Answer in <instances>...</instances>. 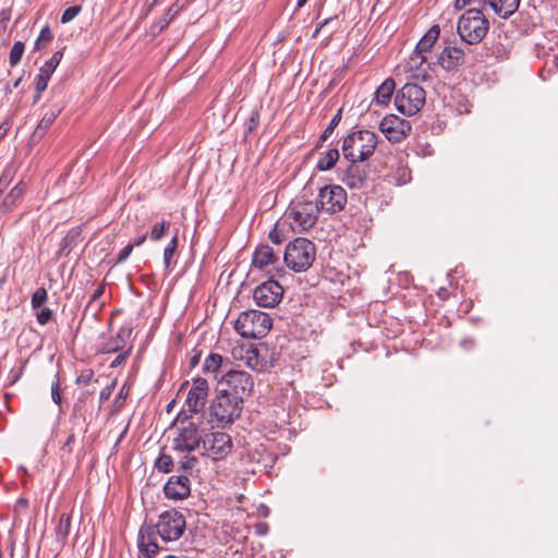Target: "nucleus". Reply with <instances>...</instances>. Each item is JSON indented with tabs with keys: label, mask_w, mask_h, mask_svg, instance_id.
Instances as JSON below:
<instances>
[{
	"label": "nucleus",
	"mask_w": 558,
	"mask_h": 558,
	"mask_svg": "<svg viewBox=\"0 0 558 558\" xmlns=\"http://www.w3.org/2000/svg\"><path fill=\"white\" fill-rule=\"evenodd\" d=\"M185 529V517L174 508L161 512L155 524L144 522L137 536V558H155L158 555L157 535L165 543L175 542L182 537Z\"/></svg>",
	"instance_id": "obj_1"
},
{
	"label": "nucleus",
	"mask_w": 558,
	"mask_h": 558,
	"mask_svg": "<svg viewBox=\"0 0 558 558\" xmlns=\"http://www.w3.org/2000/svg\"><path fill=\"white\" fill-rule=\"evenodd\" d=\"M378 137L369 130H355L344 136L341 150L348 161H365L375 151Z\"/></svg>",
	"instance_id": "obj_2"
},
{
	"label": "nucleus",
	"mask_w": 558,
	"mask_h": 558,
	"mask_svg": "<svg viewBox=\"0 0 558 558\" xmlns=\"http://www.w3.org/2000/svg\"><path fill=\"white\" fill-rule=\"evenodd\" d=\"M490 27L488 19L482 9H468L459 19L457 32L460 39L468 45L480 44L487 35Z\"/></svg>",
	"instance_id": "obj_3"
},
{
	"label": "nucleus",
	"mask_w": 558,
	"mask_h": 558,
	"mask_svg": "<svg viewBox=\"0 0 558 558\" xmlns=\"http://www.w3.org/2000/svg\"><path fill=\"white\" fill-rule=\"evenodd\" d=\"M315 258L316 246L305 238H296L289 242L283 255L287 267L295 272L307 270L315 262Z\"/></svg>",
	"instance_id": "obj_4"
},
{
	"label": "nucleus",
	"mask_w": 558,
	"mask_h": 558,
	"mask_svg": "<svg viewBox=\"0 0 558 558\" xmlns=\"http://www.w3.org/2000/svg\"><path fill=\"white\" fill-rule=\"evenodd\" d=\"M319 211L316 202L294 199L286 211V220L294 232L306 231L316 225Z\"/></svg>",
	"instance_id": "obj_5"
},
{
	"label": "nucleus",
	"mask_w": 558,
	"mask_h": 558,
	"mask_svg": "<svg viewBox=\"0 0 558 558\" xmlns=\"http://www.w3.org/2000/svg\"><path fill=\"white\" fill-rule=\"evenodd\" d=\"M272 319L265 313L257 310L242 312L234 323V329L243 338L260 339L271 329Z\"/></svg>",
	"instance_id": "obj_6"
},
{
	"label": "nucleus",
	"mask_w": 558,
	"mask_h": 558,
	"mask_svg": "<svg viewBox=\"0 0 558 558\" xmlns=\"http://www.w3.org/2000/svg\"><path fill=\"white\" fill-rule=\"evenodd\" d=\"M243 403L236 397L222 392L217 388V396L210 404V415L218 425L225 427L241 416Z\"/></svg>",
	"instance_id": "obj_7"
},
{
	"label": "nucleus",
	"mask_w": 558,
	"mask_h": 558,
	"mask_svg": "<svg viewBox=\"0 0 558 558\" xmlns=\"http://www.w3.org/2000/svg\"><path fill=\"white\" fill-rule=\"evenodd\" d=\"M253 386L254 381L251 374L244 371L228 369L218 380L217 388L244 402V399L251 395Z\"/></svg>",
	"instance_id": "obj_8"
},
{
	"label": "nucleus",
	"mask_w": 558,
	"mask_h": 558,
	"mask_svg": "<svg viewBox=\"0 0 558 558\" xmlns=\"http://www.w3.org/2000/svg\"><path fill=\"white\" fill-rule=\"evenodd\" d=\"M426 101L424 88L415 83L404 84L395 97L398 111L407 116L417 113Z\"/></svg>",
	"instance_id": "obj_9"
},
{
	"label": "nucleus",
	"mask_w": 558,
	"mask_h": 558,
	"mask_svg": "<svg viewBox=\"0 0 558 558\" xmlns=\"http://www.w3.org/2000/svg\"><path fill=\"white\" fill-rule=\"evenodd\" d=\"M189 415L180 413L177 420H180L182 426L178 427V434L173 438V450L178 452H192L202 448L204 436L201 434L199 426L194 422H186Z\"/></svg>",
	"instance_id": "obj_10"
},
{
	"label": "nucleus",
	"mask_w": 558,
	"mask_h": 558,
	"mask_svg": "<svg viewBox=\"0 0 558 558\" xmlns=\"http://www.w3.org/2000/svg\"><path fill=\"white\" fill-rule=\"evenodd\" d=\"M233 449L232 438L225 432H213L204 435L202 456L215 462L225 460Z\"/></svg>",
	"instance_id": "obj_11"
},
{
	"label": "nucleus",
	"mask_w": 558,
	"mask_h": 558,
	"mask_svg": "<svg viewBox=\"0 0 558 558\" xmlns=\"http://www.w3.org/2000/svg\"><path fill=\"white\" fill-rule=\"evenodd\" d=\"M348 202L345 190L338 184H327L319 187L317 204L319 210L328 214L340 213Z\"/></svg>",
	"instance_id": "obj_12"
},
{
	"label": "nucleus",
	"mask_w": 558,
	"mask_h": 558,
	"mask_svg": "<svg viewBox=\"0 0 558 558\" xmlns=\"http://www.w3.org/2000/svg\"><path fill=\"white\" fill-rule=\"evenodd\" d=\"M283 272V268H277L276 275L255 288L253 298L258 306L275 307L281 301L283 288L274 279V277H281Z\"/></svg>",
	"instance_id": "obj_13"
},
{
	"label": "nucleus",
	"mask_w": 558,
	"mask_h": 558,
	"mask_svg": "<svg viewBox=\"0 0 558 558\" xmlns=\"http://www.w3.org/2000/svg\"><path fill=\"white\" fill-rule=\"evenodd\" d=\"M380 132L391 143L402 142L411 132V123L396 114L386 116L379 124Z\"/></svg>",
	"instance_id": "obj_14"
},
{
	"label": "nucleus",
	"mask_w": 558,
	"mask_h": 558,
	"mask_svg": "<svg viewBox=\"0 0 558 558\" xmlns=\"http://www.w3.org/2000/svg\"><path fill=\"white\" fill-rule=\"evenodd\" d=\"M133 328L130 325H123L119 328L116 335L102 337L97 347V353L110 354L118 353L125 350L130 344V338Z\"/></svg>",
	"instance_id": "obj_15"
},
{
	"label": "nucleus",
	"mask_w": 558,
	"mask_h": 558,
	"mask_svg": "<svg viewBox=\"0 0 558 558\" xmlns=\"http://www.w3.org/2000/svg\"><path fill=\"white\" fill-rule=\"evenodd\" d=\"M209 392V385L203 377H196L193 380V386L187 393L185 405L187 412L191 414H197L205 408L206 400Z\"/></svg>",
	"instance_id": "obj_16"
},
{
	"label": "nucleus",
	"mask_w": 558,
	"mask_h": 558,
	"mask_svg": "<svg viewBox=\"0 0 558 558\" xmlns=\"http://www.w3.org/2000/svg\"><path fill=\"white\" fill-rule=\"evenodd\" d=\"M465 52L457 46H446L437 57V64L448 73H456L465 62Z\"/></svg>",
	"instance_id": "obj_17"
},
{
	"label": "nucleus",
	"mask_w": 558,
	"mask_h": 558,
	"mask_svg": "<svg viewBox=\"0 0 558 558\" xmlns=\"http://www.w3.org/2000/svg\"><path fill=\"white\" fill-rule=\"evenodd\" d=\"M63 58V50L56 51L49 60H47L39 69V73L35 80L36 95L34 101H37L43 92L46 90L48 82Z\"/></svg>",
	"instance_id": "obj_18"
},
{
	"label": "nucleus",
	"mask_w": 558,
	"mask_h": 558,
	"mask_svg": "<svg viewBox=\"0 0 558 558\" xmlns=\"http://www.w3.org/2000/svg\"><path fill=\"white\" fill-rule=\"evenodd\" d=\"M165 496L168 499L183 500L191 494V481L189 475H172L163 486Z\"/></svg>",
	"instance_id": "obj_19"
},
{
	"label": "nucleus",
	"mask_w": 558,
	"mask_h": 558,
	"mask_svg": "<svg viewBox=\"0 0 558 558\" xmlns=\"http://www.w3.org/2000/svg\"><path fill=\"white\" fill-rule=\"evenodd\" d=\"M360 161H349L347 168L339 172V179L350 189H361L367 177L365 167Z\"/></svg>",
	"instance_id": "obj_20"
},
{
	"label": "nucleus",
	"mask_w": 558,
	"mask_h": 558,
	"mask_svg": "<svg viewBox=\"0 0 558 558\" xmlns=\"http://www.w3.org/2000/svg\"><path fill=\"white\" fill-rule=\"evenodd\" d=\"M439 34H440L439 26L433 25L417 43V45L411 56V61H414L415 59H420V64L426 62V58L423 56V53L430 51V49L434 47L435 43L437 41Z\"/></svg>",
	"instance_id": "obj_21"
},
{
	"label": "nucleus",
	"mask_w": 558,
	"mask_h": 558,
	"mask_svg": "<svg viewBox=\"0 0 558 558\" xmlns=\"http://www.w3.org/2000/svg\"><path fill=\"white\" fill-rule=\"evenodd\" d=\"M279 257L275 255L272 247L268 244H260L256 247L253 255V265L256 268L264 269L268 265L278 263Z\"/></svg>",
	"instance_id": "obj_22"
},
{
	"label": "nucleus",
	"mask_w": 558,
	"mask_h": 558,
	"mask_svg": "<svg viewBox=\"0 0 558 558\" xmlns=\"http://www.w3.org/2000/svg\"><path fill=\"white\" fill-rule=\"evenodd\" d=\"M483 3L488 4L495 14L506 20L519 9L520 0H484Z\"/></svg>",
	"instance_id": "obj_23"
},
{
	"label": "nucleus",
	"mask_w": 558,
	"mask_h": 558,
	"mask_svg": "<svg viewBox=\"0 0 558 558\" xmlns=\"http://www.w3.org/2000/svg\"><path fill=\"white\" fill-rule=\"evenodd\" d=\"M61 112L60 108H52L49 111H47L41 120L38 122L37 126L35 128L32 140L33 141H40L48 129L52 125V123L56 121L57 117Z\"/></svg>",
	"instance_id": "obj_24"
},
{
	"label": "nucleus",
	"mask_w": 558,
	"mask_h": 558,
	"mask_svg": "<svg viewBox=\"0 0 558 558\" xmlns=\"http://www.w3.org/2000/svg\"><path fill=\"white\" fill-rule=\"evenodd\" d=\"M395 88V80L391 77L386 78L376 89L373 101L379 106H387L390 102Z\"/></svg>",
	"instance_id": "obj_25"
},
{
	"label": "nucleus",
	"mask_w": 558,
	"mask_h": 558,
	"mask_svg": "<svg viewBox=\"0 0 558 558\" xmlns=\"http://www.w3.org/2000/svg\"><path fill=\"white\" fill-rule=\"evenodd\" d=\"M225 362H228V359H225L221 354L210 352L204 361L203 364V373L204 374H213L215 378H217L219 371L223 367Z\"/></svg>",
	"instance_id": "obj_26"
},
{
	"label": "nucleus",
	"mask_w": 558,
	"mask_h": 558,
	"mask_svg": "<svg viewBox=\"0 0 558 558\" xmlns=\"http://www.w3.org/2000/svg\"><path fill=\"white\" fill-rule=\"evenodd\" d=\"M242 359L244 360L245 365L253 371L262 372L266 368L267 362L263 356H260L259 351L256 348H248Z\"/></svg>",
	"instance_id": "obj_27"
},
{
	"label": "nucleus",
	"mask_w": 558,
	"mask_h": 558,
	"mask_svg": "<svg viewBox=\"0 0 558 558\" xmlns=\"http://www.w3.org/2000/svg\"><path fill=\"white\" fill-rule=\"evenodd\" d=\"M339 157H340L339 150L337 148H330L329 150H327L325 154H323L319 157V159L316 163V169L318 171L330 170L331 168L335 167V165L339 160Z\"/></svg>",
	"instance_id": "obj_28"
},
{
	"label": "nucleus",
	"mask_w": 558,
	"mask_h": 558,
	"mask_svg": "<svg viewBox=\"0 0 558 558\" xmlns=\"http://www.w3.org/2000/svg\"><path fill=\"white\" fill-rule=\"evenodd\" d=\"M179 10L174 9V5L170 7L167 12L150 26V35L157 36L159 35L174 19L178 14Z\"/></svg>",
	"instance_id": "obj_29"
},
{
	"label": "nucleus",
	"mask_w": 558,
	"mask_h": 558,
	"mask_svg": "<svg viewBox=\"0 0 558 558\" xmlns=\"http://www.w3.org/2000/svg\"><path fill=\"white\" fill-rule=\"evenodd\" d=\"M71 530V517L68 513H62L56 526V536L59 542H64Z\"/></svg>",
	"instance_id": "obj_30"
},
{
	"label": "nucleus",
	"mask_w": 558,
	"mask_h": 558,
	"mask_svg": "<svg viewBox=\"0 0 558 558\" xmlns=\"http://www.w3.org/2000/svg\"><path fill=\"white\" fill-rule=\"evenodd\" d=\"M178 244H179V236H178V230H177L163 250V265L167 269L170 268V266H171V262L177 252Z\"/></svg>",
	"instance_id": "obj_31"
},
{
	"label": "nucleus",
	"mask_w": 558,
	"mask_h": 558,
	"mask_svg": "<svg viewBox=\"0 0 558 558\" xmlns=\"http://www.w3.org/2000/svg\"><path fill=\"white\" fill-rule=\"evenodd\" d=\"M342 111H343L342 108L338 109L336 114L332 117V119L330 120V122L328 123V125L326 126L324 132L322 133V135L319 137V142L316 145V147H319L333 133L335 129L339 125V123H340V121L342 119Z\"/></svg>",
	"instance_id": "obj_32"
},
{
	"label": "nucleus",
	"mask_w": 558,
	"mask_h": 558,
	"mask_svg": "<svg viewBox=\"0 0 558 558\" xmlns=\"http://www.w3.org/2000/svg\"><path fill=\"white\" fill-rule=\"evenodd\" d=\"M23 194H24V185L22 183L16 184L10 191V193L5 196V198L3 201V205L7 208H12L13 206H15L20 202V199L22 198Z\"/></svg>",
	"instance_id": "obj_33"
},
{
	"label": "nucleus",
	"mask_w": 558,
	"mask_h": 558,
	"mask_svg": "<svg viewBox=\"0 0 558 558\" xmlns=\"http://www.w3.org/2000/svg\"><path fill=\"white\" fill-rule=\"evenodd\" d=\"M170 227L171 222L169 220H161L160 222L155 223L151 227L149 240L153 242L161 240L166 232L170 229Z\"/></svg>",
	"instance_id": "obj_34"
},
{
	"label": "nucleus",
	"mask_w": 558,
	"mask_h": 558,
	"mask_svg": "<svg viewBox=\"0 0 558 558\" xmlns=\"http://www.w3.org/2000/svg\"><path fill=\"white\" fill-rule=\"evenodd\" d=\"M155 468L162 473H170L173 469V459L168 453H160L156 459Z\"/></svg>",
	"instance_id": "obj_35"
},
{
	"label": "nucleus",
	"mask_w": 558,
	"mask_h": 558,
	"mask_svg": "<svg viewBox=\"0 0 558 558\" xmlns=\"http://www.w3.org/2000/svg\"><path fill=\"white\" fill-rule=\"evenodd\" d=\"M25 50V45L22 41H15L11 48L9 62L11 66H15L20 63Z\"/></svg>",
	"instance_id": "obj_36"
},
{
	"label": "nucleus",
	"mask_w": 558,
	"mask_h": 558,
	"mask_svg": "<svg viewBox=\"0 0 558 558\" xmlns=\"http://www.w3.org/2000/svg\"><path fill=\"white\" fill-rule=\"evenodd\" d=\"M197 462H198L197 457L186 454L179 462V471H182L184 474L187 475L195 468Z\"/></svg>",
	"instance_id": "obj_37"
},
{
	"label": "nucleus",
	"mask_w": 558,
	"mask_h": 558,
	"mask_svg": "<svg viewBox=\"0 0 558 558\" xmlns=\"http://www.w3.org/2000/svg\"><path fill=\"white\" fill-rule=\"evenodd\" d=\"M53 39V34L49 26L41 28L37 40L35 41V49L40 50L43 46L49 44Z\"/></svg>",
	"instance_id": "obj_38"
},
{
	"label": "nucleus",
	"mask_w": 558,
	"mask_h": 558,
	"mask_svg": "<svg viewBox=\"0 0 558 558\" xmlns=\"http://www.w3.org/2000/svg\"><path fill=\"white\" fill-rule=\"evenodd\" d=\"M48 294L45 288H38L32 295V307L34 310L40 308L43 304L47 301Z\"/></svg>",
	"instance_id": "obj_39"
},
{
	"label": "nucleus",
	"mask_w": 558,
	"mask_h": 558,
	"mask_svg": "<svg viewBox=\"0 0 558 558\" xmlns=\"http://www.w3.org/2000/svg\"><path fill=\"white\" fill-rule=\"evenodd\" d=\"M133 350V344H130L125 350L118 352L119 354L110 363V368H118L129 359Z\"/></svg>",
	"instance_id": "obj_40"
},
{
	"label": "nucleus",
	"mask_w": 558,
	"mask_h": 558,
	"mask_svg": "<svg viewBox=\"0 0 558 558\" xmlns=\"http://www.w3.org/2000/svg\"><path fill=\"white\" fill-rule=\"evenodd\" d=\"M82 11L81 5H73L64 10V12L61 15V23L66 24L71 22L73 19H75L80 12Z\"/></svg>",
	"instance_id": "obj_41"
},
{
	"label": "nucleus",
	"mask_w": 558,
	"mask_h": 558,
	"mask_svg": "<svg viewBox=\"0 0 558 558\" xmlns=\"http://www.w3.org/2000/svg\"><path fill=\"white\" fill-rule=\"evenodd\" d=\"M269 240L275 244H281L286 241V233L278 228V225H276L268 234Z\"/></svg>",
	"instance_id": "obj_42"
},
{
	"label": "nucleus",
	"mask_w": 558,
	"mask_h": 558,
	"mask_svg": "<svg viewBox=\"0 0 558 558\" xmlns=\"http://www.w3.org/2000/svg\"><path fill=\"white\" fill-rule=\"evenodd\" d=\"M94 371L90 368L84 369L81 372V374L76 377V385H88L94 380Z\"/></svg>",
	"instance_id": "obj_43"
},
{
	"label": "nucleus",
	"mask_w": 558,
	"mask_h": 558,
	"mask_svg": "<svg viewBox=\"0 0 558 558\" xmlns=\"http://www.w3.org/2000/svg\"><path fill=\"white\" fill-rule=\"evenodd\" d=\"M52 316H53V312L48 307L41 308L36 314L37 322L41 326L48 324L51 320Z\"/></svg>",
	"instance_id": "obj_44"
},
{
	"label": "nucleus",
	"mask_w": 558,
	"mask_h": 558,
	"mask_svg": "<svg viewBox=\"0 0 558 558\" xmlns=\"http://www.w3.org/2000/svg\"><path fill=\"white\" fill-rule=\"evenodd\" d=\"M492 54L496 58L497 61H504L508 59L509 52L502 45L497 44L493 46Z\"/></svg>",
	"instance_id": "obj_45"
},
{
	"label": "nucleus",
	"mask_w": 558,
	"mask_h": 558,
	"mask_svg": "<svg viewBox=\"0 0 558 558\" xmlns=\"http://www.w3.org/2000/svg\"><path fill=\"white\" fill-rule=\"evenodd\" d=\"M51 398L56 404L61 403L60 381L58 375L56 376V380L51 385Z\"/></svg>",
	"instance_id": "obj_46"
},
{
	"label": "nucleus",
	"mask_w": 558,
	"mask_h": 558,
	"mask_svg": "<svg viewBox=\"0 0 558 558\" xmlns=\"http://www.w3.org/2000/svg\"><path fill=\"white\" fill-rule=\"evenodd\" d=\"M132 251H133V244H130V243H129L128 245H125V246L120 251V253L118 254V257H117V259H116V264H122V263H124V262L129 258V256L131 255Z\"/></svg>",
	"instance_id": "obj_47"
},
{
	"label": "nucleus",
	"mask_w": 558,
	"mask_h": 558,
	"mask_svg": "<svg viewBox=\"0 0 558 558\" xmlns=\"http://www.w3.org/2000/svg\"><path fill=\"white\" fill-rule=\"evenodd\" d=\"M259 124V112L257 110H253L251 117L246 123L247 132H252Z\"/></svg>",
	"instance_id": "obj_48"
},
{
	"label": "nucleus",
	"mask_w": 558,
	"mask_h": 558,
	"mask_svg": "<svg viewBox=\"0 0 558 558\" xmlns=\"http://www.w3.org/2000/svg\"><path fill=\"white\" fill-rule=\"evenodd\" d=\"M114 386H116V383H112L111 385H108L104 389H101V391L99 393L100 404H102L105 401H107L111 397Z\"/></svg>",
	"instance_id": "obj_49"
},
{
	"label": "nucleus",
	"mask_w": 558,
	"mask_h": 558,
	"mask_svg": "<svg viewBox=\"0 0 558 558\" xmlns=\"http://www.w3.org/2000/svg\"><path fill=\"white\" fill-rule=\"evenodd\" d=\"M201 359H202V350L194 349L193 354L190 356V361H189L190 367L194 368L195 366H197L201 362Z\"/></svg>",
	"instance_id": "obj_50"
},
{
	"label": "nucleus",
	"mask_w": 558,
	"mask_h": 558,
	"mask_svg": "<svg viewBox=\"0 0 558 558\" xmlns=\"http://www.w3.org/2000/svg\"><path fill=\"white\" fill-rule=\"evenodd\" d=\"M11 181V172L5 170L0 177V193L5 190Z\"/></svg>",
	"instance_id": "obj_51"
},
{
	"label": "nucleus",
	"mask_w": 558,
	"mask_h": 558,
	"mask_svg": "<svg viewBox=\"0 0 558 558\" xmlns=\"http://www.w3.org/2000/svg\"><path fill=\"white\" fill-rule=\"evenodd\" d=\"M105 293V283H100L96 289L95 291L93 292L92 296H90V301L89 303H95L98 301V299Z\"/></svg>",
	"instance_id": "obj_52"
},
{
	"label": "nucleus",
	"mask_w": 558,
	"mask_h": 558,
	"mask_svg": "<svg viewBox=\"0 0 558 558\" xmlns=\"http://www.w3.org/2000/svg\"><path fill=\"white\" fill-rule=\"evenodd\" d=\"M75 441V436L74 434H70L65 440V442L62 445L61 447V450L64 451V452H68V453H71L72 452V447L71 445Z\"/></svg>",
	"instance_id": "obj_53"
},
{
	"label": "nucleus",
	"mask_w": 558,
	"mask_h": 558,
	"mask_svg": "<svg viewBox=\"0 0 558 558\" xmlns=\"http://www.w3.org/2000/svg\"><path fill=\"white\" fill-rule=\"evenodd\" d=\"M11 19V10L10 9H2L0 11V23L3 25V27L7 26V23Z\"/></svg>",
	"instance_id": "obj_54"
},
{
	"label": "nucleus",
	"mask_w": 558,
	"mask_h": 558,
	"mask_svg": "<svg viewBox=\"0 0 558 558\" xmlns=\"http://www.w3.org/2000/svg\"><path fill=\"white\" fill-rule=\"evenodd\" d=\"M24 367H25V364H23L16 373H14V374L11 373L9 375V384L10 385H14L20 379V377L23 374Z\"/></svg>",
	"instance_id": "obj_55"
},
{
	"label": "nucleus",
	"mask_w": 558,
	"mask_h": 558,
	"mask_svg": "<svg viewBox=\"0 0 558 558\" xmlns=\"http://www.w3.org/2000/svg\"><path fill=\"white\" fill-rule=\"evenodd\" d=\"M11 129V122L4 121L0 124V141L4 138Z\"/></svg>",
	"instance_id": "obj_56"
},
{
	"label": "nucleus",
	"mask_w": 558,
	"mask_h": 558,
	"mask_svg": "<svg viewBox=\"0 0 558 558\" xmlns=\"http://www.w3.org/2000/svg\"><path fill=\"white\" fill-rule=\"evenodd\" d=\"M147 236H148L147 233H144V234L140 235L138 238H136L134 240V242L132 243L133 247L141 246L146 241Z\"/></svg>",
	"instance_id": "obj_57"
},
{
	"label": "nucleus",
	"mask_w": 558,
	"mask_h": 558,
	"mask_svg": "<svg viewBox=\"0 0 558 558\" xmlns=\"http://www.w3.org/2000/svg\"><path fill=\"white\" fill-rule=\"evenodd\" d=\"M331 20H332L331 17H328V19H325L323 22L318 23L316 25L314 35H316L318 32H320L322 28L325 27Z\"/></svg>",
	"instance_id": "obj_58"
},
{
	"label": "nucleus",
	"mask_w": 558,
	"mask_h": 558,
	"mask_svg": "<svg viewBox=\"0 0 558 558\" xmlns=\"http://www.w3.org/2000/svg\"><path fill=\"white\" fill-rule=\"evenodd\" d=\"M128 429H129V424L123 428V430L121 432V434L119 435L116 444H114V447L119 446L120 442L123 440V438L125 437L126 433H128Z\"/></svg>",
	"instance_id": "obj_59"
},
{
	"label": "nucleus",
	"mask_w": 558,
	"mask_h": 558,
	"mask_svg": "<svg viewBox=\"0 0 558 558\" xmlns=\"http://www.w3.org/2000/svg\"><path fill=\"white\" fill-rule=\"evenodd\" d=\"M471 0H456L454 7L458 10L463 9Z\"/></svg>",
	"instance_id": "obj_60"
},
{
	"label": "nucleus",
	"mask_w": 558,
	"mask_h": 558,
	"mask_svg": "<svg viewBox=\"0 0 558 558\" xmlns=\"http://www.w3.org/2000/svg\"><path fill=\"white\" fill-rule=\"evenodd\" d=\"M73 241V236H71L70 234H68L64 239H63V246L61 247L60 252H63L64 248L66 247V245H69L71 242Z\"/></svg>",
	"instance_id": "obj_61"
},
{
	"label": "nucleus",
	"mask_w": 558,
	"mask_h": 558,
	"mask_svg": "<svg viewBox=\"0 0 558 558\" xmlns=\"http://www.w3.org/2000/svg\"><path fill=\"white\" fill-rule=\"evenodd\" d=\"M410 180V174L403 170L402 171V179H398L399 183H407Z\"/></svg>",
	"instance_id": "obj_62"
},
{
	"label": "nucleus",
	"mask_w": 558,
	"mask_h": 558,
	"mask_svg": "<svg viewBox=\"0 0 558 558\" xmlns=\"http://www.w3.org/2000/svg\"><path fill=\"white\" fill-rule=\"evenodd\" d=\"M92 393H93V391H90V392H89V391L84 392V393L80 397V399H78V400H80V401H84V400L87 398V396H89V395H92Z\"/></svg>",
	"instance_id": "obj_63"
},
{
	"label": "nucleus",
	"mask_w": 558,
	"mask_h": 558,
	"mask_svg": "<svg viewBox=\"0 0 558 558\" xmlns=\"http://www.w3.org/2000/svg\"><path fill=\"white\" fill-rule=\"evenodd\" d=\"M306 2H307V0H298L296 7L302 8L303 5H305Z\"/></svg>",
	"instance_id": "obj_64"
}]
</instances>
